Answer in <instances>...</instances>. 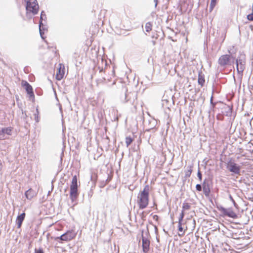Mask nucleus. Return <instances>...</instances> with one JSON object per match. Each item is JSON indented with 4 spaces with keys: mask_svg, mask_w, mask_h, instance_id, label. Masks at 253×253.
<instances>
[{
    "mask_svg": "<svg viewBox=\"0 0 253 253\" xmlns=\"http://www.w3.org/2000/svg\"><path fill=\"white\" fill-rule=\"evenodd\" d=\"M149 186L146 185L137 196V203L140 209L146 208L149 203Z\"/></svg>",
    "mask_w": 253,
    "mask_h": 253,
    "instance_id": "nucleus-1",
    "label": "nucleus"
},
{
    "mask_svg": "<svg viewBox=\"0 0 253 253\" xmlns=\"http://www.w3.org/2000/svg\"><path fill=\"white\" fill-rule=\"evenodd\" d=\"M26 3V15L32 14H37L39 10V6L37 0H28L25 1Z\"/></svg>",
    "mask_w": 253,
    "mask_h": 253,
    "instance_id": "nucleus-2",
    "label": "nucleus"
},
{
    "mask_svg": "<svg viewBox=\"0 0 253 253\" xmlns=\"http://www.w3.org/2000/svg\"><path fill=\"white\" fill-rule=\"evenodd\" d=\"M234 58L231 54L221 55L218 60L219 65L223 68H226L234 63Z\"/></svg>",
    "mask_w": 253,
    "mask_h": 253,
    "instance_id": "nucleus-3",
    "label": "nucleus"
},
{
    "mask_svg": "<svg viewBox=\"0 0 253 253\" xmlns=\"http://www.w3.org/2000/svg\"><path fill=\"white\" fill-rule=\"evenodd\" d=\"M78 196L77 177L74 175L73 177L70 185V196L72 201H74Z\"/></svg>",
    "mask_w": 253,
    "mask_h": 253,
    "instance_id": "nucleus-4",
    "label": "nucleus"
},
{
    "mask_svg": "<svg viewBox=\"0 0 253 253\" xmlns=\"http://www.w3.org/2000/svg\"><path fill=\"white\" fill-rule=\"evenodd\" d=\"M236 69L239 74H242L245 69L246 58L244 55H241L236 60Z\"/></svg>",
    "mask_w": 253,
    "mask_h": 253,
    "instance_id": "nucleus-5",
    "label": "nucleus"
},
{
    "mask_svg": "<svg viewBox=\"0 0 253 253\" xmlns=\"http://www.w3.org/2000/svg\"><path fill=\"white\" fill-rule=\"evenodd\" d=\"M76 233L73 230H68L65 233L56 238V240L60 239L65 242H69L75 239Z\"/></svg>",
    "mask_w": 253,
    "mask_h": 253,
    "instance_id": "nucleus-6",
    "label": "nucleus"
},
{
    "mask_svg": "<svg viewBox=\"0 0 253 253\" xmlns=\"http://www.w3.org/2000/svg\"><path fill=\"white\" fill-rule=\"evenodd\" d=\"M65 67L64 64L60 63L55 69V78L57 81H61L63 79L65 74Z\"/></svg>",
    "mask_w": 253,
    "mask_h": 253,
    "instance_id": "nucleus-7",
    "label": "nucleus"
},
{
    "mask_svg": "<svg viewBox=\"0 0 253 253\" xmlns=\"http://www.w3.org/2000/svg\"><path fill=\"white\" fill-rule=\"evenodd\" d=\"M13 127L11 126L2 128L0 130V140L8 139L11 135Z\"/></svg>",
    "mask_w": 253,
    "mask_h": 253,
    "instance_id": "nucleus-8",
    "label": "nucleus"
},
{
    "mask_svg": "<svg viewBox=\"0 0 253 253\" xmlns=\"http://www.w3.org/2000/svg\"><path fill=\"white\" fill-rule=\"evenodd\" d=\"M227 168L230 172L235 174H240V173L241 167L231 161L227 163Z\"/></svg>",
    "mask_w": 253,
    "mask_h": 253,
    "instance_id": "nucleus-9",
    "label": "nucleus"
},
{
    "mask_svg": "<svg viewBox=\"0 0 253 253\" xmlns=\"http://www.w3.org/2000/svg\"><path fill=\"white\" fill-rule=\"evenodd\" d=\"M220 211L226 216L233 218H236L237 217V214L231 209L221 208Z\"/></svg>",
    "mask_w": 253,
    "mask_h": 253,
    "instance_id": "nucleus-10",
    "label": "nucleus"
},
{
    "mask_svg": "<svg viewBox=\"0 0 253 253\" xmlns=\"http://www.w3.org/2000/svg\"><path fill=\"white\" fill-rule=\"evenodd\" d=\"M21 84L23 87L26 89L28 94L31 96H34V92L32 86L26 81H22Z\"/></svg>",
    "mask_w": 253,
    "mask_h": 253,
    "instance_id": "nucleus-11",
    "label": "nucleus"
},
{
    "mask_svg": "<svg viewBox=\"0 0 253 253\" xmlns=\"http://www.w3.org/2000/svg\"><path fill=\"white\" fill-rule=\"evenodd\" d=\"M142 248L144 253H147L149 251L150 241L146 238L142 237Z\"/></svg>",
    "mask_w": 253,
    "mask_h": 253,
    "instance_id": "nucleus-12",
    "label": "nucleus"
},
{
    "mask_svg": "<svg viewBox=\"0 0 253 253\" xmlns=\"http://www.w3.org/2000/svg\"><path fill=\"white\" fill-rule=\"evenodd\" d=\"M25 216H26L25 213L23 212V213H21V214L19 215L17 217L16 220V222L17 225V227L18 228H21L22 222L25 219Z\"/></svg>",
    "mask_w": 253,
    "mask_h": 253,
    "instance_id": "nucleus-13",
    "label": "nucleus"
},
{
    "mask_svg": "<svg viewBox=\"0 0 253 253\" xmlns=\"http://www.w3.org/2000/svg\"><path fill=\"white\" fill-rule=\"evenodd\" d=\"M45 18H46V15H45L44 12L42 11L41 14L40 21V23H39L40 32L41 36L42 39L44 38L43 37V32H42L41 30V27H42V24H43L42 23V20H44V19H45Z\"/></svg>",
    "mask_w": 253,
    "mask_h": 253,
    "instance_id": "nucleus-14",
    "label": "nucleus"
},
{
    "mask_svg": "<svg viewBox=\"0 0 253 253\" xmlns=\"http://www.w3.org/2000/svg\"><path fill=\"white\" fill-rule=\"evenodd\" d=\"M202 186L204 194L206 196H209L211 191L209 184L206 182V179L204 181Z\"/></svg>",
    "mask_w": 253,
    "mask_h": 253,
    "instance_id": "nucleus-15",
    "label": "nucleus"
},
{
    "mask_svg": "<svg viewBox=\"0 0 253 253\" xmlns=\"http://www.w3.org/2000/svg\"><path fill=\"white\" fill-rule=\"evenodd\" d=\"M25 196L28 199L31 200L35 196V193L34 190L30 189L25 192Z\"/></svg>",
    "mask_w": 253,
    "mask_h": 253,
    "instance_id": "nucleus-16",
    "label": "nucleus"
},
{
    "mask_svg": "<svg viewBox=\"0 0 253 253\" xmlns=\"http://www.w3.org/2000/svg\"><path fill=\"white\" fill-rule=\"evenodd\" d=\"M192 166H189L187 167V170L185 171V177L187 178L190 176L192 172Z\"/></svg>",
    "mask_w": 253,
    "mask_h": 253,
    "instance_id": "nucleus-17",
    "label": "nucleus"
},
{
    "mask_svg": "<svg viewBox=\"0 0 253 253\" xmlns=\"http://www.w3.org/2000/svg\"><path fill=\"white\" fill-rule=\"evenodd\" d=\"M134 140V139L131 137L130 136H126L125 139V143L127 147H128L129 145Z\"/></svg>",
    "mask_w": 253,
    "mask_h": 253,
    "instance_id": "nucleus-18",
    "label": "nucleus"
},
{
    "mask_svg": "<svg viewBox=\"0 0 253 253\" xmlns=\"http://www.w3.org/2000/svg\"><path fill=\"white\" fill-rule=\"evenodd\" d=\"M198 82L201 86H203L205 83L204 77L200 74H199Z\"/></svg>",
    "mask_w": 253,
    "mask_h": 253,
    "instance_id": "nucleus-19",
    "label": "nucleus"
},
{
    "mask_svg": "<svg viewBox=\"0 0 253 253\" xmlns=\"http://www.w3.org/2000/svg\"><path fill=\"white\" fill-rule=\"evenodd\" d=\"M190 207L191 206L189 204L187 203H184L182 205V211H184L189 210H190Z\"/></svg>",
    "mask_w": 253,
    "mask_h": 253,
    "instance_id": "nucleus-20",
    "label": "nucleus"
},
{
    "mask_svg": "<svg viewBox=\"0 0 253 253\" xmlns=\"http://www.w3.org/2000/svg\"><path fill=\"white\" fill-rule=\"evenodd\" d=\"M216 3V0H211V2L210 6V11L211 12L214 7L215 6Z\"/></svg>",
    "mask_w": 253,
    "mask_h": 253,
    "instance_id": "nucleus-21",
    "label": "nucleus"
},
{
    "mask_svg": "<svg viewBox=\"0 0 253 253\" xmlns=\"http://www.w3.org/2000/svg\"><path fill=\"white\" fill-rule=\"evenodd\" d=\"M146 31L147 32H150L152 30V25L150 22H148L145 25Z\"/></svg>",
    "mask_w": 253,
    "mask_h": 253,
    "instance_id": "nucleus-22",
    "label": "nucleus"
},
{
    "mask_svg": "<svg viewBox=\"0 0 253 253\" xmlns=\"http://www.w3.org/2000/svg\"><path fill=\"white\" fill-rule=\"evenodd\" d=\"M184 216V212L183 211H182L180 214L179 219H178V223H182V221L183 220Z\"/></svg>",
    "mask_w": 253,
    "mask_h": 253,
    "instance_id": "nucleus-23",
    "label": "nucleus"
},
{
    "mask_svg": "<svg viewBox=\"0 0 253 253\" xmlns=\"http://www.w3.org/2000/svg\"><path fill=\"white\" fill-rule=\"evenodd\" d=\"M35 253H44V252L42 248L35 249Z\"/></svg>",
    "mask_w": 253,
    "mask_h": 253,
    "instance_id": "nucleus-24",
    "label": "nucleus"
},
{
    "mask_svg": "<svg viewBox=\"0 0 253 253\" xmlns=\"http://www.w3.org/2000/svg\"><path fill=\"white\" fill-rule=\"evenodd\" d=\"M247 19L250 21H253V12L247 15Z\"/></svg>",
    "mask_w": 253,
    "mask_h": 253,
    "instance_id": "nucleus-25",
    "label": "nucleus"
},
{
    "mask_svg": "<svg viewBox=\"0 0 253 253\" xmlns=\"http://www.w3.org/2000/svg\"><path fill=\"white\" fill-rule=\"evenodd\" d=\"M197 176L199 178V180L200 181H201L202 180V173H201V171H200L199 169L198 170V171L197 172Z\"/></svg>",
    "mask_w": 253,
    "mask_h": 253,
    "instance_id": "nucleus-26",
    "label": "nucleus"
},
{
    "mask_svg": "<svg viewBox=\"0 0 253 253\" xmlns=\"http://www.w3.org/2000/svg\"><path fill=\"white\" fill-rule=\"evenodd\" d=\"M196 188L197 191H201L202 190V185L198 184L196 186Z\"/></svg>",
    "mask_w": 253,
    "mask_h": 253,
    "instance_id": "nucleus-27",
    "label": "nucleus"
},
{
    "mask_svg": "<svg viewBox=\"0 0 253 253\" xmlns=\"http://www.w3.org/2000/svg\"><path fill=\"white\" fill-rule=\"evenodd\" d=\"M178 228L179 232H183V230L182 227V223H178Z\"/></svg>",
    "mask_w": 253,
    "mask_h": 253,
    "instance_id": "nucleus-28",
    "label": "nucleus"
},
{
    "mask_svg": "<svg viewBox=\"0 0 253 253\" xmlns=\"http://www.w3.org/2000/svg\"><path fill=\"white\" fill-rule=\"evenodd\" d=\"M154 1L155 2V7H156V6L158 4V0H154Z\"/></svg>",
    "mask_w": 253,
    "mask_h": 253,
    "instance_id": "nucleus-29",
    "label": "nucleus"
},
{
    "mask_svg": "<svg viewBox=\"0 0 253 253\" xmlns=\"http://www.w3.org/2000/svg\"><path fill=\"white\" fill-rule=\"evenodd\" d=\"M155 217H156V218L157 219L158 218V216L157 215H154V218L155 219Z\"/></svg>",
    "mask_w": 253,
    "mask_h": 253,
    "instance_id": "nucleus-30",
    "label": "nucleus"
},
{
    "mask_svg": "<svg viewBox=\"0 0 253 253\" xmlns=\"http://www.w3.org/2000/svg\"><path fill=\"white\" fill-rule=\"evenodd\" d=\"M230 199H231V200L233 201V199L232 197L231 196H230Z\"/></svg>",
    "mask_w": 253,
    "mask_h": 253,
    "instance_id": "nucleus-31",
    "label": "nucleus"
},
{
    "mask_svg": "<svg viewBox=\"0 0 253 253\" xmlns=\"http://www.w3.org/2000/svg\"><path fill=\"white\" fill-rule=\"evenodd\" d=\"M152 42H153V45L155 44V41H153Z\"/></svg>",
    "mask_w": 253,
    "mask_h": 253,
    "instance_id": "nucleus-32",
    "label": "nucleus"
}]
</instances>
